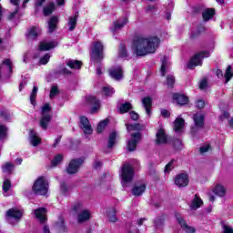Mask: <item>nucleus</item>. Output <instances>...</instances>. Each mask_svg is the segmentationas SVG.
<instances>
[{
    "label": "nucleus",
    "instance_id": "nucleus-28",
    "mask_svg": "<svg viewBox=\"0 0 233 233\" xmlns=\"http://www.w3.org/2000/svg\"><path fill=\"white\" fill-rule=\"evenodd\" d=\"M38 48L40 52H48V50H52V48H56L54 42H40Z\"/></svg>",
    "mask_w": 233,
    "mask_h": 233
},
{
    "label": "nucleus",
    "instance_id": "nucleus-62",
    "mask_svg": "<svg viewBox=\"0 0 233 233\" xmlns=\"http://www.w3.org/2000/svg\"><path fill=\"white\" fill-rule=\"evenodd\" d=\"M196 106H197V108H198V110H201V109L205 108V101H203L201 99L198 100L196 102Z\"/></svg>",
    "mask_w": 233,
    "mask_h": 233
},
{
    "label": "nucleus",
    "instance_id": "nucleus-35",
    "mask_svg": "<svg viewBox=\"0 0 233 233\" xmlns=\"http://www.w3.org/2000/svg\"><path fill=\"white\" fill-rule=\"evenodd\" d=\"M108 123H110V120L108 118L100 121L96 127L97 134H103V131L105 130V128H106Z\"/></svg>",
    "mask_w": 233,
    "mask_h": 233
},
{
    "label": "nucleus",
    "instance_id": "nucleus-37",
    "mask_svg": "<svg viewBox=\"0 0 233 233\" xmlns=\"http://www.w3.org/2000/svg\"><path fill=\"white\" fill-rule=\"evenodd\" d=\"M67 66L72 69L80 70L81 66H83V62L80 60H70L67 62Z\"/></svg>",
    "mask_w": 233,
    "mask_h": 233
},
{
    "label": "nucleus",
    "instance_id": "nucleus-3",
    "mask_svg": "<svg viewBox=\"0 0 233 233\" xmlns=\"http://www.w3.org/2000/svg\"><path fill=\"white\" fill-rule=\"evenodd\" d=\"M105 46L101 41H96L93 43V47L91 48V61L95 63H101L104 58Z\"/></svg>",
    "mask_w": 233,
    "mask_h": 233
},
{
    "label": "nucleus",
    "instance_id": "nucleus-32",
    "mask_svg": "<svg viewBox=\"0 0 233 233\" xmlns=\"http://www.w3.org/2000/svg\"><path fill=\"white\" fill-rule=\"evenodd\" d=\"M201 205H203V200L201 199V198H199V196H198V194H196L190 206L192 210H198V208H199Z\"/></svg>",
    "mask_w": 233,
    "mask_h": 233
},
{
    "label": "nucleus",
    "instance_id": "nucleus-11",
    "mask_svg": "<svg viewBox=\"0 0 233 233\" xmlns=\"http://www.w3.org/2000/svg\"><path fill=\"white\" fill-rule=\"evenodd\" d=\"M188 183H190V177H188L187 173H180L175 177V185L179 188L188 187Z\"/></svg>",
    "mask_w": 233,
    "mask_h": 233
},
{
    "label": "nucleus",
    "instance_id": "nucleus-56",
    "mask_svg": "<svg viewBox=\"0 0 233 233\" xmlns=\"http://www.w3.org/2000/svg\"><path fill=\"white\" fill-rule=\"evenodd\" d=\"M72 210H73L74 212H76V214H77L78 212H81V211L83 210V204H82L81 202H78V203L75 204V205L73 206V208H72Z\"/></svg>",
    "mask_w": 233,
    "mask_h": 233
},
{
    "label": "nucleus",
    "instance_id": "nucleus-47",
    "mask_svg": "<svg viewBox=\"0 0 233 233\" xmlns=\"http://www.w3.org/2000/svg\"><path fill=\"white\" fill-rule=\"evenodd\" d=\"M14 164L11 162H6L4 166H2L3 172H7V174H12V170H14Z\"/></svg>",
    "mask_w": 233,
    "mask_h": 233
},
{
    "label": "nucleus",
    "instance_id": "nucleus-26",
    "mask_svg": "<svg viewBox=\"0 0 233 233\" xmlns=\"http://www.w3.org/2000/svg\"><path fill=\"white\" fill-rule=\"evenodd\" d=\"M185 128V119L181 117H177L174 122V127L173 130L175 132H181Z\"/></svg>",
    "mask_w": 233,
    "mask_h": 233
},
{
    "label": "nucleus",
    "instance_id": "nucleus-31",
    "mask_svg": "<svg viewBox=\"0 0 233 233\" xmlns=\"http://www.w3.org/2000/svg\"><path fill=\"white\" fill-rule=\"evenodd\" d=\"M90 218H91L90 211L86 209L82 211L80 214H78L77 221L78 223H85V221H88Z\"/></svg>",
    "mask_w": 233,
    "mask_h": 233
},
{
    "label": "nucleus",
    "instance_id": "nucleus-48",
    "mask_svg": "<svg viewBox=\"0 0 233 233\" xmlns=\"http://www.w3.org/2000/svg\"><path fill=\"white\" fill-rule=\"evenodd\" d=\"M63 159H64L63 155L57 154L56 156H55L54 159L51 161L52 167H57V165H59V163H61Z\"/></svg>",
    "mask_w": 233,
    "mask_h": 233
},
{
    "label": "nucleus",
    "instance_id": "nucleus-41",
    "mask_svg": "<svg viewBox=\"0 0 233 233\" xmlns=\"http://www.w3.org/2000/svg\"><path fill=\"white\" fill-rule=\"evenodd\" d=\"M173 148L176 152H179L183 148V141L180 138H175L172 142Z\"/></svg>",
    "mask_w": 233,
    "mask_h": 233
},
{
    "label": "nucleus",
    "instance_id": "nucleus-13",
    "mask_svg": "<svg viewBox=\"0 0 233 233\" xmlns=\"http://www.w3.org/2000/svg\"><path fill=\"white\" fill-rule=\"evenodd\" d=\"M156 145H167L168 143V136H167V131L163 128H159L156 133Z\"/></svg>",
    "mask_w": 233,
    "mask_h": 233
},
{
    "label": "nucleus",
    "instance_id": "nucleus-59",
    "mask_svg": "<svg viewBox=\"0 0 233 233\" xmlns=\"http://www.w3.org/2000/svg\"><path fill=\"white\" fill-rule=\"evenodd\" d=\"M129 116L132 121H137V119H139V114H137L136 111H130Z\"/></svg>",
    "mask_w": 233,
    "mask_h": 233
},
{
    "label": "nucleus",
    "instance_id": "nucleus-38",
    "mask_svg": "<svg viewBox=\"0 0 233 233\" xmlns=\"http://www.w3.org/2000/svg\"><path fill=\"white\" fill-rule=\"evenodd\" d=\"M39 90V87L37 86H35L32 89L31 95H30V103L33 105V106H35V99H37V92Z\"/></svg>",
    "mask_w": 233,
    "mask_h": 233
},
{
    "label": "nucleus",
    "instance_id": "nucleus-5",
    "mask_svg": "<svg viewBox=\"0 0 233 233\" xmlns=\"http://www.w3.org/2000/svg\"><path fill=\"white\" fill-rule=\"evenodd\" d=\"M205 57H210V53L208 51H200L195 54L187 64V68L189 70H194L196 66H201L203 65V59Z\"/></svg>",
    "mask_w": 233,
    "mask_h": 233
},
{
    "label": "nucleus",
    "instance_id": "nucleus-30",
    "mask_svg": "<svg viewBox=\"0 0 233 233\" xmlns=\"http://www.w3.org/2000/svg\"><path fill=\"white\" fill-rule=\"evenodd\" d=\"M54 10H56V4H54V2H50L43 9V14L45 17H48V15H52V14H54Z\"/></svg>",
    "mask_w": 233,
    "mask_h": 233
},
{
    "label": "nucleus",
    "instance_id": "nucleus-57",
    "mask_svg": "<svg viewBox=\"0 0 233 233\" xmlns=\"http://www.w3.org/2000/svg\"><path fill=\"white\" fill-rule=\"evenodd\" d=\"M46 1V0H35V4H34L35 10L38 11L39 8H41V6H43V5H45Z\"/></svg>",
    "mask_w": 233,
    "mask_h": 233
},
{
    "label": "nucleus",
    "instance_id": "nucleus-42",
    "mask_svg": "<svg viewBox=\"0 0 233 233\" xmlns=\"http://www.w3.org/2000/svg\"><path fill=\"white\" fill-rule=\"evenodd\" d=\"M50 112H52V106H50V104L48 103L45 104L42 106L41 116H52Z\"/></svg>",
    "mask_w": 233,
    "mask_h": 233
},
{
    "label": "nucleus",
    "instance_id": "nucleus-49",
    "mask_svg": "<svg viewBox=\"0 0 233 233\" xmlns=\"http://www.w3.org/2000/svg\"><path fill=\"white\" fill-rule=\"evenodd\" d=\"M8 136V127L0 124V139H5Z\"/></svg>",
    "mask_w": 233,
    "mask_h": 233
},
{
    "label": "nucleus",
    "instance_id": "nucleus-7",
    "mask_svg": "<svg viewBox=\"0 0 233 233\" xmlns=\"http://www.w3.org/2000/svg\"><path fill=\"white\" fill-rule=\"evenodd\" d=\"M143 135L141 132H135L131 134V139L128 140L127 150V152H136L137 150V145L141 141Z\"/></svg>",
    "mask_w": 233,
    "mask_h": 233
},
{
    "label": "nucleus",
    "instance_id": "nucleus-46",
    "mask_svg": "<svg viewBox=\"0 0 233 233\" xmlns=\"http://www.w3.org/2000/svg\"><path fill=\"white\" fill-rule=\"evenodd\" d=\"M165 218H167V215H162L161 217H157L155 221V227L159 228V227H163V225H165Z\"/></svg>",
    "mask_w": 233,
    "mask_h": 233
},
{
    "label": "nucleus",
    "instance_id": "nucleus-43",
    "mask_svg": "<svg viewBox=\"0 0 233 233\" xmlns=\"http://www.w3.org/2000/svg\"><path fill=\"white\" fill-rule=\"evenodd\" d=\"M161 63L160 73L162 77H165L167 76V56L161 58Z\"/></svg>",
    "mask_w": 233,
    "mask_h": 233
},
{
    "label": "nucleus",
    "instance_id": "nucleus-58",
    "mask_svg": "<svg viewBox=\"0 0 233 233\" xmlns=\"http://www.w3.org/2000/svg\"><path fill=\"white\" fill-rule=\"evenodd\" d=\"M0 117L4 119V121H8V119H10V113H8V111L2 110L0 112Z\"/></svg>",
    "mask_w": 233,
    "mask_h": 233
},
{
    "label": "nucleus",
    "instance_id": "nucleus-50",
    "mask_svg": "<svg viewBox=\"0 0 233 233\" xmlns=\"http://www.w3.org/2000/svg\"><path fill=\"white\" fill-rule=\"evenodd\" d=\"M174 163H176V159L172 158L165 167L164 171L165 172H172V170H174Z\"/></svg>",
    "mask_w": 233,
    "mask_h": 233
},
{
    "label": "nucleus",
    "instance_id": "nucleus-15",
    "mask_svg": "<svg viewBox=\"0 0 233 233\" xmlns=\"http://www.w3.org/2000/svg\"><path fill=\"white\" fill-rule=\"evenodd\" d=\"M46 208H38L35 209V216L41 224L46 223L48 218H46Z\"/></svg>",
    "mask_w": 233,
    "mask_h": 233
},
{
    "label": "nucleus",
    "instance_id": "nucleus-6",
    "mask_svg": "<svg viewBox=\"0 0 233 233\" xmlns=\"http://www.w3.org/2000/svg\"><path fill=\"white\" fill-rule=\"evenodd\" d=\"M85 164V157L73 158L66 167V172L69 176H74L79 172V169Z\"/></svg>",
    "mask_w": 233,
    "mask_h": 233
},
{
    "label": "nucleus",
    "instance_id": "nucleus-34",
    "mask_svg": "<svg viewBox=\"0 0 233 233\" xmlns=\"http://www.w3.org/2000/svg\"><path fill=\"white\" fill-rule=\"evenodd\" d=\"M118 57L120 59H127L128 57V51H127V45L121 44L118 48Z\"/></svg>",
    "mask_w": 233,
    "mask_h": 233
},
{
    "label": "nucleus",
    "instance_id": "nucleus-2",
    "mask_svg": "<svg viewBox=\"0 0 233 233\" xmlns=\"http://www.w3.org/2000/svg\"><path fill=\"white\" fill-rule=\"evenodd\" d=\"M48 180L46 177L41 176L34 182L32 191L35 196H46L48 194Z\"/></svg>",
    "mask_w": 233,
    "mask_h": 233
},
{
    "label": "nucleus",
    "instance_id": "nucleus-33",
    "mask_svg": "<svg viewBox=\"0 0 233 233\" xmlns=\"http://www.w3.org/2000/svg\"><path fill=\"white\" fill-rule=\"evenodd\" d=\"M134 106H132V103L130 102H126L124 104H121L119 107V114H127L132 110Z\"/></svg>",
    "mask_w": 233,
    "mask_h": 233
},
{
    "label": "nucleus",
    "instance_id": "nucleus-29",
    "mask_svg": "<svg viewBox=\"0 0 233 233\" xmlns=\"http://www.w3.org/2000/svg\"><path fill=\"white\" fill-rule=\"evenodd\" d=\"M77 17H79V13L76 12L75 15L69 18V32H74V30H76V26H77Z\"/></svg>",
    "mask_w": 233,
    "mask_h": 233
},
{
    "label": "nucleus",
    "instance_id": "nucleus-51",
    "mask_svg": "<svg viewBox=\"0 0 233 233\" xmlns=\"http://www.w3.org/2000/svg\"><path fill=\"white\" fill-rule=\"evenodd\" d=\"M50 61V54H46L39 59V65H48Z\"/></svg>",
    "mask_w": 233,
    "mask_h": 233
},
{
    "label": "nucleus",
    "instance_id": "nucleus-54",
    "mask_svg": "<svg viewBox=\"0 0 233 233\" xmlns=\"http://www.w3.org/2000/svg\"><path fill=\"white\" fill-rule=\"evenodd\" d=\"M11 187H12V182H10V179H5L3 183L4 192H8Z\"/></svg>",
    "mask_w": 233,
    "mask_h": 233
},
{
    "label": "nucleus",
    "instance_id": "nucleus-4",
    "mask_svg": "<svg viewBox=\"0 0 233 233\" xmlns=\"http://www.w3.org/2000/svg\"><path fill=\"white\" fill-rule=\"evenodd\" d=\"M136 175V171L134 170V167L130 164H124L121 167L120 176L121 180L124 185H127V183H132L134 181V176Z\"/></svg>",
    "mask_w": 233,
    "mask_h": 233
},
{
    "label": "nucleus",
    "instance_id": "nucleus-9",
    "mask_svg": "<svg viewBox=\"0 0 233 233\" xmlns=\"http://www.w3.org/2000/svg\"><path fill=\"white\" fill-rule=\"evenodd\" d=\"M78 127L84 132L85 136H90L94 132L90 120L86 116H80Z\"/></svg>",
    "mask_w": 233,
    "mask_h": 233
},
{
    "label": "nucleus",
    "instance_id": "nucleus-21",
    "mask_svg": "<svg viewBox=\"0 0 233 233\" xmlns=\"http://www.w3.org/2000/svg\"><path fill=\"white\" fill-rule=\"evenodd\" d=\"M109 76L113 77V79H116V81H121L123 79V68L117 67L111 69L109 71Z\"/></svg>",
    "mask_w": 233,
    "mask_h": 233
},
{
    "label": "nucleus",
    "instance_id": "nucleus-23",
    "mask_svg": "<svg viewBox=\"0 0 233 233\" xmlns=\"http://www.w3.org/2000/svg\"><path fill=\"white\" fill-rule=\"evenodd\" d=\"M7 218H14V219H21L23 218V212L17 208H10L6 212Z\"/></svg>",
    "mask_w": 233,
    "mask_h": 233
},
{
    "label": "nucleus",
    "instance_id": "nucleus-22",
    "mask_svg": "<svg viewBox=\"0 0 233 233\" xmlns=\"http://www.w3.org/2000/svg\"><path fill=\"white\" fill-rule=\"evenodd\" d=\"M142 104L147 112V115L150 116V114H152V98L150 96H145L142 99Z\"/></svg>",
    "mask_w": 233,
    "mask_h": 233
},
{
    "label": "nucleus",
    "instance_id": "nucleus-27",
    "mask_svg": "<svg viewBox=\"0 0 233 233\" xmlns=\"http://www.w3.org/2000/svg\"><path fill=\"white\" fill-rule=\"evenodd\" d=\"M213 193L215 196H219V198H225L227 189H225V187H223L221 184H218L213 188Z\"/></svg>",
    "mask_w": 233,
    "mask_h": 233
},
{
    "label": "nucleus",
    "instance_id": "nucleus-18",
    "mask_svg": "<svg viewBox=\"0 0 233 233\" xmlns=\"http://www.w3.org/2000/svg\"><path fill=\"white\" fill-rule=\"evenodd\" d=\"M50 121H52V115H41L39 126L42 127V130H48Z\"/></svg>",
    "mask_w": 233,
    "mask_h": 233
},
{
    "label": "nucleus",
    "instance_id": "nucleus-52",
    "mask_svg": "<svg viewBox=\"0 0 233 233\" xmlns=\"http://www.w3.org/2000/svg\"><path fill=\"white\" fill-rule=\"evenodd\" d=\"M60 192L63 194V196H66L68 193V186L66 185V182L62 181L60 185Z\"/></svg>",
    "mask_w": 233,
    "mask_h": 233
},
{
    "label": "nucleus",
    "instance_id": "nucleus-64",
    "mask_svg": "<svg viewBox=\"0 0 233 233\" xmlns=\"http://www.w3.org/2000/svg\"><path fill=\"white\" fill-rule=\"evenodd\" d=\"M161 116L165 119H168V117H170V112L168 110H167V109H162L161 110Z\"/></svg>",
    "mask_w": 233,
    "mask_h": 233
},
{
    "label": "nucleus",
    "instance_id": "nucleus-60",
    "mask_svg": "<svg viewBox=\"0 0 233 233\" xmlns=\"http://www.w3.org/2000/svg\"><path fill=\"white\" fill-rule=\"evenodd\" d=\"M207 86H208V81H207V79L201 80L199 83L200 90H205V88H207Z\"/></svg>",
    "mask_w": 233,
    "mask_h": 233
},
{
    "label": "nucleus",
    "instance_id": "nucleus-20",
    "mask_svg": "<svg viewBox=\"0 0 233 233\" xmlns=\"http://www.w3.org/2000/svg\"><path fill=\"white\" fill-rule=\"evenodd\" d=\"M30 137V143L33 147H38V145H41L43 139L37 136V133H35V130L31 129L29 133Z\"/></svg>",
    "mask_w": 233,
    "mask_h": 233
},
{
    "label": "nucleus",
    "instance_id": "nucleus-25",
    "mask_svg": "<svg viewBox=\"0 0 233 233\" xmlns=\"http://www.w3.org/2000/svg\"><path fill=\"white\" fill-rule=\"evenodd\" d=\"M117 143V132L113 131L109 134L107 140V148H114Z\"/></svg>",
    "mask_w": 233,
    "mask_h": 233
},
{
    "label": "nucleus",
    "instance_id": "nucleus-61",
    "mask_svg": "<svg viewBox=\"0 0 233 233\" xmlns=\"http://www.w3.org/2000/svg\"><path fill=\"white\" fill-rule=\"evenodd\" d=\"M101 167H103V162H101V160H96L93 164V168L95 170H98V168H101Z\"/></svg>",
    "mask_w": 233,
    "mask_h": 233
},
{
    "label": "nucleus",
    "instance_id": "nucleus-45",
    "mask_svg": "<svg viewBox=\"0 0 233 233\" xmlns=\"http://www.w3.org/2000/svg\"><path fill=\"white\" fill-rule=\"evenodd\" d=\"M224 77L226 79V83H228V81L232 79L233 77L232 66H228Z\"/></svg>",
    "mask_w": 233,
    "mask_h": 233
},
{
    "label": "nucleus",
    "instance_id": "nucleus-24",
    "mask_svg": "<svg viewBox=\"0 0 233 233\" xmlns=\"http://www.w3.org/2000/svg\"><path fill=\"white\" fill-rule=\"evenodd\" d=\"M214 15H216V9L214 8H207L202 12L203 21H206V22L210 21V19H212Z\"/></svg>",
    "mask_w": 233,
    "mask_h": 233
},
{
    "label": "nucleus",
    "instance_id": "nucleus-10",
    "mask_svg": "<svg viewBox=\"0 0 233 233\" xmlns=\"http://www.w3.org/2000/svg\"><path fill=\"white\" fill-rule=\"evenodd\" d=\"M176 219L178 225L181 227L182 230L186 233H196V228L188 226L185 221V218L181 216V213H175Z\"/></svg>",
    "mask_w": 233,
    "mask_h": 233
},
{
    "label": "nucleus",
    "instance_id": "nucleus-14",
    "mask_svg": "<svg viewBox=\"0 0 233 233\" xmlns=\"http://www.w3.org/2000/svg\"><path fill=\"white\" fill-rule=\"evenodd\" d=\"M86 100L88 105L93 106L90 110L91 114H96V112H97V110H99L101 107V102L98 98H96V96H89L86 98Z\"/></svg>",
    "mask_w": 233,
    "mask_h": 233
},
{
    "label": "nucleus",
    "instance_id": "nucleus-17",
    "mask_svg": "<svg viewBox=\"0 0 233 233\" xmlns=\"http://www.w3.org/2000/svg\"><path fill=\"white\" fill-rule=\"evenodd\" d=\"M57 25H59V17L51 16L48 21V34H54L57 30Z\"/></svg>",
    "mask_w": 233,
    "mask_h": 233
},
{
    "label": "nucleus",
    "instance_id": "nucleus-53",
    "mask_svg": "<svg viewBox=\"0 0 233 233\" xmlns=\"http://www.w3.org/2000/svg\"><path fill=\"white\" fill-rule=\"evenodd\" d=\"M57 226L59 227V230H61V232L67 231L66 225H65V218H60V221L57 222Z\"/></svg>",
    "mask_w": 233,
    "mask_h": 233
},
{
    "label": "nucleus",
    "instance_id": "nucleus-36",
    "mask_svg": "<svg viewBox=\"0 0 233 233\" xmlns=\"http://www.w3.org/2000/svg\"><path fill=\"white\" fill-rule=\"evenodd\" d=\"M117 210L116 208H112L107 212V218L110 223L117 222Z\"/></svg>",
    "mask_w": 233,
    "mask_h": 233
},
{
    "label": "nucleus",
    "instance_id": "nucleus-39",
    "mask_svg": "<svg viewBox=\"0 0 233 233\" xmlns=\"http://www.w3.org/2000/svg\"><path fill=\"white\" fill-rule=\"evenodd\" d=\"M166 85L169 90H172V88H174V85H176V77H174V76L172 75H167L166 79Z\"/></svg>",
    "mask_w": 233,
    "mask_h": 233
},
{
    "label": "nucleus",
    "instance_id": "nucleus-1",
    "mask_svg": "<svg viewBox=\"0 0 233 233\" xmlns=\"http://www.w3.org/2000/svg\"><path fill=\"white\" fill-rule=\"evenodd\" d=\"M161 40L157 36H136L132 41V50L137 57H143L147 54H155L159 48Z\"/></svg>",
    "mask_w": 233,
    "mask_h": 233
},
{
    "label": "nucleus",
    "instance_id": "nucleus-12",
    "mask_svg": "<svg viewBox=\"0 0 233 233\" xmlns=\"http://www.w3.org/2000/svg\"><path fill=\"white\" fill-rule=\"evenodd\" d=\"M172 99L173 101H176L177 105L179 106H185L190 103V98H188V96L183 93H173Z\"/></svg>",
    "mask_w": 233,
    "mask_h": 233
},
{
    "label": "nucleus",
    "instance_id": "nucleus-44",
    "mask_svg": "<svg viewBox=\"0 0 233 233\" xmlns=\"http://www.w3.org/2000/svg\"><path fill=\"white\" fill-rule=\"evenodd\" d=\"M102 92H103L104 96H106V97H108L116 93V91L114 90V87H112V86H103Z\"/></svg>",
    "mask_w": 233,
    "mask_h": 233
},
{
    "label": "nucleus",
    "instance_id": "nucleus-40",
    "mask_svg": "<svg viewBox=\"0 0 233 233\" xmlns=\"http://www.w3.org/2000/svg\"><path fill=\"white\" fill-rule=\"evenodd\" d=\"M128 23V18L124 17L123 22H119V20L114 22V27L112 29L113 32H116V30H119L120 28H123Z\"/></svg>",
    "mask_w": 233,
    "mask_h": 233
},
{
    "label": "nucleus",
    "instance_id": "nucleus-63",
    "mask_svg": "<svg viewBox=\"0 0 233 233\" xmlns=\"http://www.w3.org/2000/svg\"><path fill=\"white\" fill-rule=\"evenodd\" d=\"M222 233H233V228L228 225H224Z\"/></svg>",
    "mask_w": 233,
    "mask_h": 233
},
{
    "label": "nucleus",
    "instance_id": "nucleus-19",
    "mask_svg": "<svg viewBox=\"0 0 233 233\" xmlns=\"http://www.w3.org/2000/svg\"><path fill=\"white\" fill-rule=\"evenodd\" d=\"M145 190H147V184H141L139 186H134L131 189V194L136 196L137 198H140L145 194Z\"/></svg>",
    "mask_w": 233,
    "mask_h": 233
},
{
    "label": "nucleus",
    "instance_id": "nucleus-8",
    "mask_svg": "<svg viewBox=\"0 0 233 233\" xmlns=\"http://www.w3.org/2000/svg\"><path fill=\"white\" fill-rule=\"evenodd\" d=\"M193 120L195 126L191 127V134L196 136L201 128H205V115L197 113L193 116Z\"/></svg>",
    "mask_w": 233,
    "mask_h": 233
},
{
    "label": "nucleus",
    "instance_id": "nucleus-55",
    "mask_svg": "<svg viewBox=\"0 0 233 233\" xmlns=\"http://www.w3.org/2000/svg\"><path fill=\"white\" fill-rule=\"evenodd\" d=\"M56 94H59V87H57V86H51L49 97L52 99V97H56Z\"/></svg>",
    "mask_w": 233,
    "mask_h": 233
},
{
    "label": "nucleus",
    "instance_id": "nucleus-16",
    "mask_svg": "<svg viewBox=\"0 0 233 233\" xmlns=\"http://www.w3.org/2000/svg\"><path fill=\"white\" fill-rule=\"evenodd\" d=\"M25 37L27 41H30V40L34 41L37 39V37H39V27L35 25L30 27L25 33Z\"/></svg>",
    "mask_w": 233,
    "mask_h": 233
}]
</instances>
